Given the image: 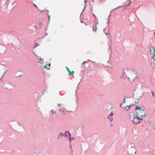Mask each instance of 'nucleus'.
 Returning <instances> with one entry per match:
<instances>
[{
	"label": "nucleus",
	"instance_id": "obj_1",
	"mask_svg": "<svg viewBox=\"0 0 155 155\" xmlns=\"http://www.w3.org/2000/svg\"><path fill=\"white\" fill-rule=\"evenodd\" d=\"M129 76L132 79H134L136 77V73L135 71L132 69L129 70Z\"/></svg>",
	"mask_w": 155,
	"mask_h": 155
},
{
	"label": "nucleus",
	"instance_id": "obj_2",
	"mask_svg": "<svg viewBox=\"0 0 155 155\" xmlns=\"http://www.w3.org/2000/svg\"><path fill=\"white\" fill-rule=\"evenodd\" d=\"M146 114L144 111V109L143 108L142 110H140L139 111H137V115L139 117H142L145 116Z\"/></svg>",
	"mask_w": 155,
	"mask_h": 155
},
{
	"label": "nucleus",
	"instance_id": "obj_3",
	"mask_svg": "<svg viewBox=\"0 0 155 155\" xmlns=\"http://www.w3.org/2000/svg\"><path fill=\"white\" fill-rule=\"evenodd\" d=\"M125 5L124 6V8L127 9L130 6V0H124V1Z\"/></svg>",
	"mask_w": 155,
	"mask_h": 155
},
{
	"label": "nucleus",
	"instance_id": "obj_4",
	"mask_svg": "<svg viewBox=\"0 0 155 155\" xmlns=\"http://www.w3.org/2000/svg\"><path fill=\"white\" fill-rule=\"evenodd\" d=\"M139 117L138 116H137L135 117H134V119L132 120L133 122L135 124H138L140 122V121L139 120Z\"/></svg>",
	"mask_w": 155,
	"mask_h": 155
},
{
	"label": "nucleus",
	"instance_id": "obj_5",
	"mask_svg": "<svg viewBox=\"0 0 155 155\" xmlns=\"http://www.w3.org/2000/svg\"><path fill=\"white\" fill-rule=\"evenodd\" d=\"M6 88L8 90H12L13 88V86L10 83H7L6 84Z\"/></svg>",
	"mask_w": 155,
	"mask_h": 155
},
{
	"label": "nucleus",
	"instance_id": "obj_6",
	"mask_svg": "<svg viewBox=\"0 0 155 155\" xmlns=\"http://www.w3.org/2000/svg\"><path fill=\"white\" fill-rule=\"evenodd\" d=\"M114 114L112 112L108 116V118L110 120V122H111L113 121V116Z\"/></svg>",
	"mask_w": 155,
	"mask_h": 155
},
{
	"label": "nucleus",
	"instance_id": "obj_7",
	"mask_svg": "<svg viewBox=\"0 0 155 155\" xmlns=\"http://www.w3.org/2000/svg\"><path fill=\"white\" fill-rule=\"evenodd\" d=\"M150 54H152L154 53H155V48L153 46L150 47Z\"/></svg>",
	"mask_w": 155,
	"mask_h": 155
},
{
	"label": "nucleus",
	"instance_id": "obj_8",
	"mask_svg": "<svg viewBox=\"0 0 155 155\" xmlns=\"http://www.w3.org/2000/svg\"><path fill=\"white\" fill-rule=\"evenodd\" d=\"M64 134L61 133H60L58 136V139H61L63 137H64Z\"/></svg>",
	"mask_w": 155,
	"mask_h": 155
},
{
	"label": "nucleus",
	"instance_id": "obj_9",
	"mask_svg": "<svg viewBox=\"0 0 155 155\" xmlns=\"http://www.w3.org/2000/svg\"><path fill=\"white\" fill-rule=\"evenodd\" d=\"M16 5V3L15 2H14L12 3L11 6H10V9H13L14 7H15Z\"/></svg>",
	"mask_w": 155,
	"mask_h": 155
},
{
	"label": "nucleus",
	"instance_id": "obj_10",
	"mask_svg": "<svg viewBox=\"0 0 155 155\" xmlns=\"http://www.w3.org/2000/svg\"><path fill=\"white\" fill-rule=\"evenodd\" d=\"M142 109H143L142 108V107H140L138 106H137L136 107L135 110H138L139 111L140 110H142Z\"/></svg>",
	"mask_w": 155,
	"mask_h": 155
},
{
	"label": "nucleus",
	"instance_id": "obj_11",
	"mask_svg": "<svg viewBox=\"0 0 155 155\" xmlns=\"http://www.w3.org/2000/svg\"><path fill=\"white\" fill-rule=\"evenodd\" d=\"M130 119H132V120H133L134 119V117H135V115L134 114H132V115H130Z\"/></svg>",
	"mask_w": 155,
	"mask_h": 155
},
{
	"label": "nucleus",
	"instance_id": "obj_12",
	"mask_svg": "<svg viewBox=\"0 0 155 155\" xmlns=\"http://www.w3.org/2000/svg\"><path fill=\"white\" fill-rule=\"evenodd\" d=\"M133 104H132L131 105H129V106H127V107L128 108L127 109V108L126 107H125V108L126 109V110L127 111V110H130V108L132 106H133Z\"/></svg>",
	"mask_w": 155,
	"mask_h": 155
},
{
	"label": "nucleus",
	"instance_id": "obj_13",
	"mask_svg": "<svg viewBox=\"0 0 155 155\" xmlns=\"http://www.w3.org/2000/svg\"><path fill=\"white\" fill-rule=\"evenodd\" d=\"M51 112L52 113V114H55V115H56V116H57V114H56V111L53 110H51Z\"/></svg>",
	"mask_w": 155,
	"mask_h": 155
},
{
	"label": "nucleus",
	"instance_id": "obj_14",
	"mask_svg": "<svg viewBox=\"0 0 155 155\" xmlns=\"http://www.w3.org/2000/svg\"><path fill=\"white\" fill-rule=\"evenodd\" d=\"M59 111L60 112H61V113H63V114H64V113L65 112V111H64V110H63L61 108L60 109Z\"/></svg>",
	"mask_w": 155,
	"mask_h": 155
},
{
	"label": "nucleus",
	"instance_id": "obj_15",
	"mask_svg": "<svg viewBox=\"0 0 155 155\" xmlns=\"http://www.w3.org/2000/svg\"><path fill=\"white\" fill-rule=\"evenodd\" d=\"M66 68L67 69V71H68V72H69V75H71V71L69 70V69L67 67H66Z\"/></svg>",
	"mask_w": 155,
	"mask_h": 155
},
{
	"label": "nucleus",
	"instance_id": "obj_16",
	"mask_svg": "<svg viewBox=\"0 0 155 155\" xmlns=\"http://www.w3.org/2000/svg\"><path fill=\"white\" fill-rule=\"evenodd\" d=\"M151 64L152 65L153 69L155 70V66H154L155 64L154 63H151Z\"/></svg>",
	"mask_w": 155,
	"mask_h": 155
},
{
	"label": "nucleus",
	"instance_id": "obj_17",
	"mask_svg": "<svg viewBox=\"0 0 155 155\" xmlns=\"http://www.w3.org/2000/svg\"><path fill=\"white\" fill-rule=\"evenodd\" d=\"M67 133H68V134H69L68 135L69 136L70 135V132H69L68 131H66L65 134H64V136H67V135L66 134Z\"/></svg>",
	"mask_w": 155,
	"mask_h": 155
},
{
	"label": "nucleus",
	"instance_id": "obj_18",
	"mask_svg": "<svg viewBox=\"0 0 155 155\" xmlns=\"http://www.w3.org/2000/svg\"><path fill=\"white\" fill-rule=\"evenodd\" d=\"M69 141H70V142L71 143V140H74L75 138L74 137H73V138H71V137H70V136H69Z\"/></svg>",
	"mask_w": 155,
	"mask_h": 155
},
{
	"label": "nucleus",
	"instance_id": "obj_19",
	"mask_svg": "<svg viewBox=\"0 0 155 155\" xmlns=\"http://www.w3.org/2000/svg\"><path fill=\"white\" fill-rule=\"evenodd\" d=\"M128 98L127 97V98H125V97H124V101L123 102V103L122 104H121L120 105V107H121V105L122 104H123V103H125V99H127V98Z\"/></svg>",
	"mask_w": 155,
	"mask_h": 155
},
{
	"label": "nucleus",
	"instance_id": "obj_20",
	"mask_svg": "<svg viewBox=\"0 0 155 155\" xmlns=\"http://www.w3.org/2000/svg\"><path fill=\"white\" fill-rule=\"evenodd\" d=\"M150 91L153 97H154V93L153 92V91H152L151 90H150Z\"/></svg>",
	"mask_w": 155,
	"mask_h": 155
},
{
	"label": "nucleus",
	"instance_id": "obj_21",
	"mask_svg": "<svg viewBox=\"0 0 155 155\" xmlns=\"http://www.w3.org/2000/svg\"><path fill=\"white\" fill-rule=\"evenodd\" d=\"M2 1L1 2H0V5L1 6H2V5L3 4V1Z\"/></svg>",
	"mask_w": 155,
	"mask_h": 155
},
{
	"label": "nucleus",
	"instance_id": "obj_22",
	"mask_svg": "<svg viewBox=\"0 0 155 155\" xmlns=\"http://www.w3.org/2000/svg\"><path fill=\"white\" fill-rule=\"evenodd\" d=\"M152 58L154 59V60H155V53H154V54H153Z\"/></svg>",
	"mask_w": 155,
	"mask_h": 155
},
{
	"label": "nucleus",
	"instance_id": "obj_23",
	"mask_svg": "<svg viewBox=\"0 0 155 155\" xmlns=\"http://www.w3.org/2000/svg\"><path fill=\"white\" fill-rule=\"evenodd\" d=\"M135 102L136 103H139V101L138 100H137L136 101H135Z\"/></svg>",
	"mask_w": 155,
	"mask_h": 155
},
{
	"label": "nucleus",
	"instance_id": "obj_24",
	"mask_svg": "<svg viewBox=\"0 0 155 155\" xmlns=\"http://www.w3.org/2000/svg\"><path fill=\"white\" fill-rule=\"evenodd\" d=\"M5 3H6V2H5V1H3V5H2V6H3V5H5Z\"/></svg>",
	"mask_w": 155,
	"mask_h": 155
},
{
	"label": "nucleus",
	"instance_id": "obj_25",
	"mask_svg": "<svg viewBox=\"0 0 155 155\" xmlns=\"http://www.w3.org/2000/svg\"><path fill=\"white\" fill-rule=\"evenodd\" d=\"M74 72L73 71H72V72H71V74H73L74 73Z\"/></svg>",
	"mask_w": 155,
	"mask_h": 155
},
{
	"label": "nucleus",
	"instance_id": "obj_26",
	"mask_svg": "<svg viewBox=\"0 0 155 155\" xmlns=\"http://www.w3.org/2000/svg\"><path fill=\"white\" fill-rule=\"evenodd\" d=\"M16 76H17V77H21V75H18V74Z\"/></svg>",
	"mask_w": 155,
	"mask_h": 155
},
{
	"label": "nucleus",
	"instance_id": "obj_27",
	"mask_svg": "<svg viewBox=\"0 0 155 155\" xmlns=\"http://www.w3.org/2000/svg\"><path fill=\"white\" fill-rule=\"evenodd\" d=\"M140 120H141V121H142L143 120V119L141 118H139V120L140 121Z\"/></svg>",
	"mask_w": 155,
	"mask_h": 155
},
{
	"label": "nucleus",
	"instance_id": "obj_28",
	"mask_svg": "<svg viewBox=\"0 0 155 155\" xmlns=\"http://www.w3.org/2000/svg\"><path fill=\"white\" fill-rule=\"evenodd\" d=\"M93 15L95 17V18L97 20V18L96 17V16L94 14H93Z\"/></svg>",
	"mask_w": 155,
	"mask_h": 155
},
{
	"label": "nucleus",
	"instance_id": "obj_29",
	"mask_svg": "<svg viewBox=\"0 0 155 155\" xmlns=\"http://www.w3.org/2000/svg\"><path fill=\"white\" fill-rule=\"evenodd\" d=\"M40 60L41 61H43V60L42 58H40Z\"/></svg>",
	"mask_w": 155,
	"mask_h": 155
},
{
	"label": "nucleus",
	"instance_id": "obj_30",
	"mask_svg": "<svg viewBox=\"0 0 155 155\" xmlns=\"http://www.w3.org/2000/svg\"><path fill=\"white\" fill-rule=\"evenodd\" d=\"M86 63V61H84V62H83V64H85V63Z\"/></svg>",
	"mask_w": 155,
	"mask_h": 155
},
{
	"label": "nucleus",
	"instance_id": "obj_31",
	"mask_svg": "<svg viewBox=\"0 0 155 155\" xmlns=\"http://www.w3.org/2000/svg\"><path fill=\"white\" fill-rule=\"evenodd\" d=\"M48 17H49V21L50 16L48 15Z\"/></svg>",
	"mask_w": 155,
	"mask_h": 155
},
{
	"label": "nucleus",
	"instance_id": "obj_32",
	"mask_svg": "<svg viewBox=\"0 0 155 155\" xmlns=\"http://www.w3.org/2000/svg\"><path fill=\"white\" fill-rule=\"evenodd\" d=\"M44 10H40V11L41 12H42Z\"/></svg>",
	"mask_w": 155,
	"mask_h": 155
},
{
	"label": "nucleus",
	"instance_id": "obj_33",
	"mask_svg": "<svg viewBox=\"0 0 155 155\" xmlns=\"http://www.w3.org/2000/svg\"><path fill=\"white\" fill-rule=\"evenodd\" d=\"M109 23V21L108 20L107 22V24H108Z\"/></svg>",
	"mask_w": 155,
	"mask_h": 155
},
{
	"label": "nucleus",
	"instance_id": "obj_34",
	"mask_svg": "<svg viewBox=\"0 0 155 155\" xmlns=\"http://www.w3.org/2000/svg\"><path fill=\"white\" fill-rule=\"evenodd\" d=\"M132 114H132L131 113H130V115H132Z\"/></svg>",
	"mask_w": 155,
	"mask_h": 155
},
{
	"label": "nucleus",
	"instance_id": "obj_35",
	"mask_svg": "<svg viewBox=\"0 0 155 155\" xmlns=\"http://www.w3.org/2000/svg\"><path fill=\"white\" fill-rule=\"evenodd\" d=\"M86 0H85L84 1V2H85V3H86Z\"/></svg>",
	"mask_w": 155,
	"mask_h": 155
},
{
	"label": "nucleus",
	"instance_id": "obj_36",
	"mask_svg": "<svg viewBox=\"0 0 155 155\" xmlns=\"http://www.w3.org/2000/svg\"><path fill=\"white\" fill-rule=\"evenodd\" d=\"M61 105V104H58V107H59V106H60Z\"/></svg>",
	"mask_w": 155,
	"mask_h": 155
},
{
	"label": "nucleus",
	"instance_id": "obj_37",
	"mask_svg": "<svg viewBox=\"0 0 155 155\" xmlns=\"http://www.w3.org/2000/svg\"><path fill=\"white\" fill-rule=\"evenodd\" d=\"M112 12H113V11H112H112H111L110 12V14H111Z\"/></svg>",
	"mask_w": 155,
	"mask_h": 155
},
{
	"label": "nucleus",
	"instance_id": "obj_38",
	"mask_svg": "<svg viewBox=\"0 0 155 155\" xmlns=\"http://www.w3.org/2000/svg\"><path fill=\"white\" fill-rule=\"evenodd\" d=\"M34 27L36 28V29H37V27L36 26H34Z\"/></svg>",
	"mask_w": 155,
	"mask_h": 155
},
{
	"label": "nucleus",
	"instance_id": "obj_39",
	"mask_svg": "<svg viewBox=\"0 0 155 155\" xmlns=\"http://www.w3.org/2000/svg\"><path fill=\"white\" fill-rule=\"evenodd\" d=\"M105 34L106 35H107L108 34V33H105Z\"/></svg>",
	"mask_w": 155,
	"mask_h": 155
},
{
	"label": "nucleus",
	"instance_id": "obj_40",
	"mask_svg": "<svg viewBox=\"0 0 155 155\" xmlns=\"http://www.w3.org/2000/svg\"><path fill=\"white\" fill-rule=\"evenodd\" d=\"M70 148H71V144H70Z\"/></svg>",
	"mask_w": 155,
	"mask_h": 155
},
{
	"label": "nucleus",
	"instance_id": "obj_41",
	"mask_svg": "<svg viewBox=\"0 0 155 155\" xmlns=\"http://www.w3.org/2000/svg\"><path fill=\"white\" fill-rule=\"evenodd\" d=\"M7 71V70L5 71V72H4V73L5 74V73Z\"/></svg>",
	"mask_w": 155,
	"mask_h": 155
},
{
	"label": "nucleus",
	"instance_id": "obj_42",
	"mask_svg": "<svg viewBox=\"0 0 155 155\" xmlns=\"http://www.w3.org/2000/svg\"><path fill=\"white\" fill-rule=\"evenodd\" d=\"M107 67H110V66H109V65H107Z\"/></svg>",
	"mask_w": 155,
	"mask_h": 155
},
{
	"label": "nucleus",
	"instance_id": "obj_43",
	"mask_svg": "<svg viewBox=\"0 0 155 155\" xmlns=\"http://www.w3.org/2000/svg\"><path fill=\"white\" fill-rule=\"evenodd\" d=\"M93 31H94V27H93Z\"/></svg>",
	"mask_w": 155,
	"mask_h": 155
},
{
	"label": "nucleus",
	"instance_id": "obj_44",
	"mask_svg": "<svg viewBox=\"0 0 155 155\" xmlns=\"http://www.w3.org/2000/svg\"><path fill=\"white\" fill-rule=\"evenodd\" d=\"M48 35V33H46V35Z\"/></svg>",
	"mask_w": 155,
	"mask_h": 155
},
{
	"label": "nucleus",
	"instance_id": "obj_45",
	"mask_svg": "<svg viewBox=\"0 0 155 155\" xmlns=\"http://www.w3.org/2000/svg\"><path fill=\"white\" fill-rule=\"evenodd\" d=\"M36 57H37V58L38 57V55H36Z\"/></svg>",
	"mask_w": 155,
	"mask_h": 155
},
{
	"label": "nucleus",
	"instance_id": "obj_46",
	"mask_svg": "<svg viewBox=\"0 0 155 155\" xmlns=\"http://www.w3.org/2000/svg\"><path fill=\"white\" fill-rule=\"evenodd\" d=\"M48 11V13L49 12H48V10H47Z\"/></svg>",
	"mask_w": 155,
	"mask_h": 155
},
{
	"label": "nucleus",
	"instance_id": "obj_47",
	"mask_svg": "<svg viewBox=\"0 0 155 155\" xmlns=\"http://www.w3.org/2000/svg\"><path fill=\"white\" fill-rule=\"evenodd\" d=\"M135 153H136V151H135Z\"/></svg>",
	"mask_w": 155,
	"mask_h": 155
},
{
	"label": "nucleus",
	"instance_id": "obj_48",
	"mask_svg": "<svg viewBox=\"0 0 155 155\" xmlns=\"http://www.w3.org/2000/svg\"><path fill=\"white\" fill-rule=\"evenodd\" d=\"M34 6H35V7L36 5H34Z\"/></svg>",
	"mask_w": 155,
	"mask_h": 155
},
{
	"label": "nucleus",
	"instance_id": "obj_49",
	"mask_svg": "<svg viewBox=\"0 0 155 155\" xmlns=\"http://www.w3.org/2000/svg\"><path fill=\"white\" fill-rule=\"evenodd\" d=\"M155 35V32H154V35Z\"/></svg>",
	"mask_w": 155,
	"mask_h": 155
},
{
	"label": "nucleus",
	"instance_id": "obj_50",
	"mask_svg": "<svg viewBox=\"0 0 155 155\" xmlns=\"http://www.w3.org/2000/svg\"><path fill=\"white\" fill-rule=\"evenodd\" d=\"M96 29H97V28L96 27Z\"/></svg>",
	"mask_w": 155,
	"mask_h": 155
},
{
	"label": "nucleus",
	"instance_id": "obj_51",
	"mask_svg": "<svg viewBox=\"0 0 155 155\" xmlns=\"http://www.w3.org/2000/svg\"><path fill=\"white\" fill-rule=\"evenodd\" d=\"M154 126L155 127V125H154Z\"/></svg>",
	"mask_w": 155,
	"mask_h": 155
}]
</instances>
